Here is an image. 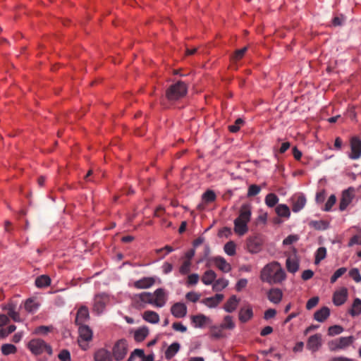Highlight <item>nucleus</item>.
I'll return each instance as SVG.
<instances>
[{"label": "nucleus", "instance_id": "obj_31", "mask_svg": "<svg viewBox=\"0 0 361 361\" xmlns=\"http://www.w3.org/2000/svg\"><path fill=\"white\" fill-rule=\"evenodd\" d=\"M180 350V344L177 342L171 343L165 351V357L167 360H171Z\"/></svg>", "mask_w": 361, "mask_h": 361}, {"label": "nucleus", "instance_id": "obj_54", "mask_svg": "<svg viewBox=\"0 0 361 361\" xmlns=\"http://www.w3.org/2000/svg\"><path fill=\"white\" fill-rule=\"evenodd\" d=\"M199 275L197 274H192L188 276L187 285L188 286H195L199 281Z\"/></svg>", "mask_w": 361, "mask_h": 361}, {"label": "nucleus", "instance_id": "obj_24", "mask_svg": "<svg viewBox=\"0 0 361 361\" xmlns=\"http://www.w3.org/2000/svg\"><path fill=\"white\" fill-rule=\"evenodd\" d=\"M329 316L330 309L328 307H323L314 312V319L319 322H324Z\"/></svg>", "mask_w": 361, "mask_h": 361}, {"label": "nucleus", "instance_id": "obj_7", "mask_svg": "<svg viewBox=\"0 0 361 361\" xmlns=\"http://www.w3.org/2000/svg\"><path fill=\"white\" fill-rule=\"evenodd\" d=\"M151 292H142L133 295L132 304L137 309L145 308L147 305H152Z\"/></svg>", "mask_w": 361, "mask_h": 361}, {"label": "nucleus", "instance_id": "obj_60", "mask_svg": "<svg viewBox=\"0 0 361 361\" xmlns=\"http://www.w3.org/2000/svg\"><path fill=\"white\" fill-rule=\"evenodd\" d=\"M247 285V280L246 279H240L235 284V290L238 292L241 291Z\"/></svg>", "mask_w": 361, "mask_h": 361}, {"label": "nucleus", "instance_id": "obj_25", "mask_svg": "<svg viewBox=\"0 0 361 361\" xmlns=\"http://www.w3.org/2000/svg\"><path fill=\"white\" fill-rule=\"evenodd\" d=\"M142 319L148 323L156 324L159 322L160 318L158 313L152 310H147L142 314Z\"/></svg>", "mask_w": 361, "mask_h": 361}, {"label": "nucleus", "instance_id": "obj_33", "mask_svg": "<svg viewBox=\"0 0 361 361\" xmlns=\"http://www.w3.org/2000/svg\"><path fill=\"white\" fill-rule=\"evenodd\" d=\"M349 314L353 317H356L361 314V300L360 298L354 300L352 307L349 310Z\"/></svg>", "mask_w": 361, "mask_h": 361}, {"label": "nucleus", "instance_id": "obj_56", "mask_svg": "<svg viewBox=\"0 0 361 361\" xmlns=\"http://www.w3.org/2000/svg\"><path fill=\"white\" fill-rule=\"evenodd\" d=\"M299 240V237L298 235H289L283 240V244L284 245H291Z\"/></svg>", "mask_w": 361, "mask_h": 361}, {"label": "nucleus", "instance_id": "obj_11", "mask_svg": "<svg viewBox=\"0 0 361 361\" xmlns=\"http://www.w3.org/2000/svg\"><path fill=\"white\" fill-rule=\"evenodd\" d=\"M348 289L342 287L336 290L333 295V302L336 306H341L345 302L348 298Z\"/></svg>", "mask_w": 361, "mask_h": 361}, {"label": "nucleus", "instance_id": "obj_9", "mask_svg": "<svg viewBox=\"0 0 361 361\" xmlns=\"http://www.w3.org/2000/svg\"><path fill=\"white\" fill-rule=\"evenodd\" d=\"M128 353V344L125 339L118 340L114 345L112 355L116 360H122Z\"/></svg>", "mask_w": 361, "mask_h": 361}, {"label": "nucleus", "instance_id": "obj_26", "mask_svg": "<svg viewBox=\"0 0 361 361\" xmlns=\"http://www.w3.org/2000/svg\"><path fill=\"white\" fill-rule=\"evenodd\" d=\"M253 316L252 307L248 305L245 307H242L239 312V319L241 322H246L250 320Z\"/></svg>", "mask_w": 361, "mask_h": 361}, {"label": "nucleus", "instance_id": "obj_6", "mask_svg": "<svg viewBox=\"0 0 361 361\" xmlns=\"http://www.w3.org/2000/svg\"><path fill=\"white\" fill-rule=\"evenodd\" d=\"M157 281H158L159 283H161L160 279L156 276H144L140 279L130 281L128 286L137 290L149 289L152 288Z\"/></svg>", "mask_w": 361, "mask_h": 361}, {"label": "nucleus", "instance_id": "obj_35", "mask_svg": "<svg viewBox=\"0 0 361 361\" xmlns=\"http://www.w3.org/2000/svg\"><path fill=\"white\" fill-rule=\"evenodd\" d=\"M51 283V279L47 275H41L35 279V285L38 288L47 287Z\"/></svg>", "mask_w": 361, "mask_h": 361}, {"label": "nucleus", "instance_id": "obj_55", "mask_svg": "<svg viewBox=\"0 0 361 361\" xmlns=\"http://www.w3.org/2000/svg\"><path fill=\"white\" fill-rule=\"evenodd\" d=\"M185 298L190 302H196L197 301L199 300L200 298V294L196 292L191 291L186 293Z\"/></svg>", "mask_w": 361, "mask_h": 361}, {"label": "nucleus", "instance_id": "obj_48", "mask_svg": "<svg viewBox=\"0 0 361 361\" xmlns=\"http://www.w3.org/2000/svg\"><path fill=\"white\" fill-rule=\"evenodd\" d=\"M349 276L356 282H361V275L357 268H353L350 270Z\"/></svg>", "mask_w": 361, "mask_h": 361}, {"label": "nucleus", "instance_id": "obj_53", "mask_svg": "<svg viewBox=\"0 0 361 361\" xmlns=\"http://www.w3.org/2000/svg\"><path fill=\"white\" fill-rule=\"evenodd\" d=\"M222 329H224L223 328L221 327V326H213L212 328V336L215 338H220L221 337H223V332H222Z\"/></svg>", "mask_w": 361, "mask_h": 361}, {"label": "nucleus", "instance_id": "obj_15", "mask_svg": "<svg viewBox=\"0 0 361 361\" xmlns=\"http://www.w3.org/2000/svg\"><path fill=\"white\" fill-rule=\"evenodd\" d=\"M90 319V313L87 307L81 306L76 314L75 323L77 325L84 324Z\"/></svg>", "mask_w": 361, "mask_h": 361}, {"label": "nucleus", "instance_id": "obj_3", "mask_svg": "<svg viewBox=\"0 0 361 361\" xmlns=\"http://www.w3.org/2000/svg\"><path fill=\"white\" fill-rule=\"evenodd\" d=\"M27 348L35 355H42L45 353L49 355L53 354L51 346L41 338L31 339L27 343Z\"/></svg>", "mask_w": 361, "mask_h": 361}, {"label": "nucleus", "instance_id": "obj_42", "mask_svg": "<svg viewBox=\"0 0 361 361\" xmlns=\"http://www.w3.org/2000/svg\"><path fill=\"white\" fill-rule=\"evenodd\" d=\"M224 252L229 256H233L236 252V246L233 241H229L224 245Z\"/></svg>", "mask_w": 361, "mask_h": 361}, {"label": "nucleus", "instance_id": "obj_14", "mask_svg": "<svg viewBox=\"0 0 361 361\" xmlns=\"http://www.w3.org/2000/svg\"><path fill=\"white\" fill-rule=\"evenodd\" d=\"M293 251L294 255L288 257L286 262L287 270L292 274H295L299 269V259L296 256V250L294 248Z\"/></svg>", "mask_w": 361, "mask_h": 361}, {"label": "nucleus", "instance_id": "obj_47", "mask_svg": "<svg viewBox=\"0 0 361 361\" xmlns=\"http://www.w3.org/2000/svg\"><path fill=\"white\" fill-rule=\"evenodd\" d=\"M191 262L190 260L185 261L179 268V273L181 275H186L190 271Z\"/></svg>", "mask_w": 361, "mask_h": 361}, {"label": "nucleus", "instance_id": "obj_30", "mask_svg": "<svg viewBox=\"0 0 361 361\" xmlns=\"http://www.w3.org/2000/svg\"><path fill=\"white\" fill-rule=\"evenodd\" d=\"M353 199L352 191L347 190L343 192L342 198L340 202L341 210H344L351 202Z\"/></svg>", "mask_w": 361, "mask_h": 361}, {"label": "nucleus", "instance_id": "obj_34", "mask_svg": "<svg viewBox=\"0 0 361 361\" xmlns=\"http://www.w3.org/2000/svg\"><path fill=\"white\" fill-rule=\"evenodd\" d=\"M276 214L281 217L289 218L290 212L289 207L284 204H279L276 209Z\"/></svg>", "mask_w": 361, "mask_h": 361}, {"label": "nucleus", "instance_id": "obj_18", "mask_svg": "<svg viewBox=\"0 0 361 361\" xmlns=\"http://www.w3.org/2000/svg\"><path fill=\"white\" fill-rule=\"evenodd\" d=\"M79 342L90 341L92 338L93 333L89 326L85 324L78 325Z\"/></svg>", "mask_w": 361, "mask_h": 361}, {"label": "nucleus", "instance_id": "obj_29", "mask_svg": "<svg viewBox=\"0 0 361 361\" xmlns=\"http://www.w3.org/2000/svg\"><path fill=\"white\" fill-rule=\"evenodd\" d=\"M229 284L228 279L225 278H220L216 279L212 285V290L215 292H220L225 289Z\"/></svg>", "mask_w": 361, "mask_h": 361}, {"label": "nucleus", "instance_id": "obj_51", "mask_svg": "<svg viewBox=\"0 0 361 361\" xmlns=\"http://www.w3.org/2000/svg\"><path fill=\"white\" fill-rule=\"evenodd\" d=\"M51 327L47 326H39L34 330L35 334L46 335L50 331Z\"/></svg>", "mask_w": 361, "mask_h": 361}, {"label": "nucleus", "instance_id": "obj_17", "mask_svg": "<svg viewBox=\"0 0 361 361\" xmlns=\"http://www.w3.org/2000/svg\"><path fill=\"white\" fill-rule=\"evenodd\" d=\"M306 204V198L304 195H295L292 197V210L293 212H300Z\"/></svg>", "mask_w": 361, "mask_h": 361}, {"label": "nucleus", "instance_id": "obj_12", "mask_svg": "<svg viewBox=\"0 0 361 361\" xmlns=\"http://www.w3.org/2000/svg\"><path fill=\"white\" fill-rule=\"evenodd\" d=\"M224 295L221 293H216L212 297L204 298L201 300V303L209 308L216 307L224 300Z\"/></svg>", "mask_w": 361, "mask_h": 361}, {"label": "nucleus", "instance_id": "obj_57", "mask_svg": "<svg viewBox=\"0 0 361 361\" xmlns=\"http://www.w3.org/2000/svg\"><path fill=\"white\" fill-rule=\"evenodd\" d=\"M58 357L61 361H71V354L68 350H62L59 353Z\"/></svg>", "mask_w": 361, "mask_h": 361}, {"label": "nucleus", "instance_id": "obj_38", "mask_svg": "<svg viewBox=\"0 0 361 361\" xmlns=\"http://www.w3.org/2000/svg\"><path fill=\"white\" fill-rule=\"evenodd\" d=\"M216 195L212 190H207L202 195V202L204 204H209L215 201Z\"/></svg>", "mask_w": 361, "mask_h": 361}, {"label": "nucleus", "instance_id": "obj_1", "mask_svg": "<svg viewBox=\"0 0 361 361\" xmlns=\"http://www.w3.org/2000/svg\"><path fill=\"white\" fill-rule=\"evenodd\" d=\"M259 278L269 285L279 284L286 279V274L279 262L273 261L262 269Z\"/></svg>", "mask_w": 361, "mask_h": 361}, {"label": "nucleus", "instance_id": "obj_37", "mask_svg": "<svg viewBox=\"0 0 361 361\" xmlns=\"http://www.w3.org/2000/svg\"><path fill=\"white\" fill-rule=\"evenodd\" d=\"M354 337L352 336H346V337H340L337 338L339 346L341 350H344L350 345L354 342Z\"/></svg>", "mask_w": 361, "mask_h": 361}, {"label": "nucleus", "instance_id": "obj_10", "mask_svg": "<svg viewBox=\"0 0 361 361\" xmlns=\"http://www.w3.org/2000/svg\"><path fill=\"white\" fill-rule=\"evenodd\" d=\"M263 240L259 235L250 237L247 239V248L250 253H257L262 249Z\"/></svg>", "mask_w": 361, "mask_h": 361}, {"label": "nucleus", "instance_id": "obj_58", "mask_svg": "<svg viewBox=\"0 0 361 361\" xmlns=\"http://www.w3.org/2000/svg\"><path fill=\"white\" fill-rule=\"evenodd\" d=\"M247 49V48L245 47L243 49L235 51L234 55L232 57V59L233 61H238L241 59L243 57L244 54H245Z\"/></svg>", "mask_w": 361, "mask_h": 361}, {"label": "nucleus", "instance_id": "obj_22", "mask_svg": "<svg viewBox=\"0 0 361 361\" xmlns=\"http://www.w3.org/2000/svg\"><path fill=\"white\" fill-rule=\"evenodd\" d=\"M352 154L350 157L353 159H357L361 156V140L358 138H353L351 140Z\"/></svg>", "mask_w": 361, "mask_h": 361}, {"label": "nucleus", "instance_id": "obj_62", "mask_svg": "<svg viewBox=\"0 0 361 361\" xmlns=\"http://www.w3.org/2000/svg\"><path fill=\"white\" fill-rule=\"evenodd\" d=\"M336 199L335 195H331L329 197L327 202L325 204V210L329 211L331 209L332 206L336 203Z\"/></svg>", "mask_w": 361, "mask_h": 361}, {"label": "nucleus", "instance_id": "obj_46", "mask_svg": "<svg viewBox=\"0 0 361 361\" xmlns=\"http://www.w3.org/2000/svg\"><path fill=\"white\" fill-rule=\"evenodd\" d=\"M347 271V269L345 267H341L338 269L334 274L331 276L330 281L331 283H335L338 278L343 276Z\"/></svg>", "mask_w": 361, "mask_h": 361}, {"label": "nucleus", "instance_id": "obj_63", "mask_svg": "<svg viewBox=\"0 0 361 361\" xmlns=\"http://www.w3.org/2000/svg\"><path fill=\"white\" fill-rule=\"evenodd\" d=\"M328 345L331 351H338L341 350L337 339L329 342Z\"/></svg>", "mask_w": 361, "mask_h": 361}, {"label": "nucleus", "instance_id": "obj_16", "mask_svg": "<svg viewBox=\"0 0 361 361\" xmlns=\"http://www.w3.org/2000/svg\"><path fill=\"white\" fill-rule=\"evenodd\" d=\"M322 345V336L320 334L311 336L307 343V348L312 352H316Z\"/></svg>", "mask_w": 361, "mask_h": 361}, {"label": "nucleus", "instance_id": "obj_41", "mask_svg": "<svg viewBox=\"0 0 361 361\" xmlns=\"http://www.w3.org/2000/svg\"><path fill=\"white\" fill-rule=\"evenodd\" d=\"M326 256V249L324 247H319L315 253V264H318Z\"/></svg>", "mask_w": 361, "mask_h": 361}, {"label": "nucleus", "instance_id": "obj_45", "mask_svg": "<svg viewBox=\"0 0 361 361\" xmlns=\"http://www.w3.org/2000/svg\"><path fill=\"white\" fill-rule=\"evenodd\" d=\"M343 331V328L340 325H334L328 329V334L331 336H334L341 334Z\"/></svg>", "mask_w": 361, "mask_h": 361}, {"label": "nucleus", "instance_id": "obj_4", "mask_svg": "<svg viewBox=\"0 0 361 361\" xmlns=\"http://www.w3.org/2000/svg\"><path fill=\"white\" fill-rule=\"evenodd\" d=\"M188 91L186 84L182 81L171 85L166 91V97L170 101H176L183 97Z\"/></svg>", "mask_w": 361, "mask_h": 361}, {"label": "nucleus", "instance_id": "obj_2", "mask_svg": "<svg viewBox=\"0 0 361 361\" xmlns=\"http://www.w3.org/2000/svg\"><path fill=\"white\" fill-rule=\"evenodd\" d=\"M252 209L248 204H243L239 211L238 216L234 220V232L239 236H243L248 231V223L251 219Z\"/></svg>", "mask_w": 361, "mask_h": 361}, {"label": "nucleus", "instance_id": "obj_39", "mask_svg": "<svg viewBox=\"0 0 361 361\" xmlns=\"http://www.w3.org/2000/svg\"><path fill=\"white\" fill-rule=\"evenodd\" d=\"M221 327L224 329H233L235 326V323L233 321V318L230 315H227L224 318L223 322L221 324Z\"/></svg>", "mask_w": 361, "mask_h": 361}, {"label": "nucleus", "instance_id": "obj_49", "mask_svg": "<svg viewBox=\"0 0 361 361\" xmlns=\"http://www.w3.org/2000/svg\"><path fill=\"white\" fill-rule=\"evenodd\" d=\"M261 191V188L257 185H250L247 191L248 197H253L259 194Z\"/></svg>", "mask_w": 361, "mask_h": 361}, {"label": "nucleus", "instance_id": "obj_44", "mask_svg": "<svg viewBox=\"0 0 361 361\" xmlns=\"http://www.w3.org/2000/svg\"><path fill=\"white\" fill-rule=\"evenodd\" d=\"M25 309L29 312H34L38 309V305L32 299H28L25 303Z\"/></svg>", "mask_w": 361, "mask_h": 361}, {"label": "nucleus", "instance_id": "obj_64", "mask_svg": "<svg viewBox=\"0 0 361 361\" xmlns=\"http://www.w3.org/2000/svg\"><path fill=\"white\" fill-rule=\"evenodd\" d=\"M354 245H361V235H355L350 238L348 246L350 247Z\"/></svg>", "mask_w": 361, "mask_h": 361}, {"label": "nucleus", "instance_id": "obj_20", "mask_svg": "<svg viewBox=\"0 0 361 361\" xmlns=\"http://www.w3.org/2000/svg\"><path fill=\"white\" fill-rule=\"evenodd\" d=\"M191 321L195 328H203L206 324L211 322V319L202 314L192 316Z\"/></svg>", "mask_w": 361, "mask_h": 361}, {"label": "nucleus", "instance_id": "obj_19", "mask_svg": "<svg viewBox=\"0 0 361 361\" xmlns=\"http://www.w3.org/2000/svg\"><path fill=\"white\" fill-rule=\"evenodd\" d=\"M212 261L219 270L224 273H228L231 270V264L221 256L214 257Z\"/></svg>", "mask_w": 361, "mask_h": 361}, {"label": "nucleus", "instance_id": "obj_28", "mask_svg": "<svg viewBox=\"0 0 361 361\" xmlns=\"http://www.w3.org/2000/svg\"><path fill=\"white\" fill-rule=\"evenodd\" d=\"M216 278V273L213 270L209 269L203 274L202 276V281L206 286L213 285Z\"/></svg>", "mask_w": 361, "mask_h": 361}, {"label": "nucleus", "instance_id": "obj_5", "mask_svg": "<svg viewBox=\"0 0 361 361\" xmlns=\"http://www.w3.org/2000/svg\"><path fill=\"white\" fill-rule=\"evenodd\" d=\"M109 302L110 297L108 294L104 293L96 294L92 301V312L97 316L102 314Z\"/></svg>", "mask_w": 361, "mask_h": 361}, {"label": "nucleus", "instance_id": "obj_13", "mask_svg": "<svg viewBox=\"0 0 361 361\" xmlns=\"http://www.w3.org/2000/svg\"><path fill=\"white\" fill-rule=\"evenodd\" d=\"M187 311V306L183 302H176L171 307V313L176 318L185 317Z\"/></svg>", "mask_w": 361, "mask_h": 361}, {"label": "nucleus", "instance_id": "obj_52", "mask_svg": "<svg viewBox=\"0 0 361 361\" xmlns=\"http://www.w3.org/2000/svg\"><path fill=\"white\" fill-rule=\"evenodd\" d=\"M319 301V298L317 296L312 297L309 299L306 303V309L308 310H312L313 307L317 305Z\"/></svg>", "mask_w": 361, "mask_h": 361}, {"label": "nucleus", "instance_id": "obj_21", "mask_svg": "<svg viewBox=\"0 0 361 361\" xmlns=\"http://www.w3.org/2000/svg\"><path fill=\"white\" fill-rule=\"evenodd\" d=\"M269 300L274 304H279L283 298V292L278 288H271L267 293Z\"/></svg>", "mask_w": 361, "mask_h": 361}, {"label": "nucleus", "instance_id": "obj_43", "mask_svg": "<svg viewBox=\"0 0 361 361\" xmlns=\"http://www.w3.org/2000/svg\"><path fill=\"white\" fill-rule=\"evenodd\" d=\"M17 351L16 347L10 343L4 344L1 346V352L4 355H8L10 354H14Z\"/></svg>", "mask_w": 361, "mask_h": 361}, {"label": "nucleus", "instance_id": "obj_8", "mask_svg": "<svg viewBox=\"0 0 361 361\" xmlns=\"http://www.w3.org/2000/svg\"><path fill=\"white\" fill-rule=\"evenodd\" d=\"M152 305L153 307L161 308L165 306L168 300V294L165 289L159 288L151 293Z\"/></svg>", "mask_w": 361, "mask_h": 361}, {"label": "nucleus", "instance_id": "obj_40", "mask_svg": "<svg viewBox=\"0 0 361 361\" xmlns=\"http://www.w3.org/2000/svg\"><path fill=\"white\" fill-rule=\"evenodd\" d=\"M265 204L269 207H274L279 202V197L274 193H269L265 197Z\"/></svg>", "mask_w": 361, "mask_h": 361}, {"label": "nucleus", "instance_id": "obj_59", "mask_svg": "<svg viewBox=\"0 0 361 361\" xmlns=\"http://www.w3.org/2000/svg\"><path fill=\"white\" fill-rule=\"evenodd\" d=\"M243 123L242 118L235 120V123L229 126V130L232 133H236L239 130L240 126Z\"/></svg>", "mask_w": 361, "mask_h": 361}, {"label": "nucleus", "instance_id": "obj_36", "mask_svg": "<svg viewBox=\"0 0 361 361\" xmlns=\"http://www.w3.org/2000/svg\"><path fill=\"white\" fill-rule=\"evenodd\" d=\"M149 334V329L147 327H142L135 331L134 338L136 341H142Z\"/></svg>", "mask_w": 361, "mask_h": 361}, {"label": "nucleus", "instance_id": "obj_61", "mask_svg": "<svg viewBox=\"0 0 361 361\" xmlns=\"http://www.w3.org/2000/svg\"><path fill=\"white\" fill-rule=\"evenodd\" d=\"M173 267L172 264H171L168 262H164V264L161 266V270H162L163 274H168L170 272H171L173 270Z\"/></svg>", "mask_w": 361, "mask_h": 361}, {"label": "nucleus", "instance_id": "obj_32", "mask_svg": "<svg viewBox=\"0 0 361 361\" xmlns=\"http://www.w3.org/2000/svg\"><path fill=\"white\" fill-rule=\"evenodd\" d=\"M4 309L7 310L8 315L16 322H20L21 318L18 312L16 311V307L13 304L6 305Z\"/></svg>", "mask_w": 361, "mask_h": 361}, {"label": "nucleus", "instance_id": "obj_50", "mask_svg": "<svg viewBox=\"0 0 361 361\" xmlns=\"http://www.w3.org/2000/svg\"><path fill=\"white\" fill-rule=\"evenodd\" d=\"M310 225L317 230H325L328 227L327 224L324 221H314L310 223Z\"/></svg>", "mask_w": 361, "mask_h": 361}, {"label": "nucleus", "instance_id": "obj_23", "mask_svg": "<svg viewBox=\"0 0 361 361\" xmlns=\"http://www.w3.org/2000/svg\"><path fill=\"white\" fill-rule=\"evenodd\" d=\"M240 300L236 295H231L224 304V310L228 313L234 312L239 303Z\"/></svg>", "mask_w": 361, "mask_h": 361}, {"label": "nucleus", "instance_id": "obj_27", "mask_svg": "<svg viewBox=\"0 0 361 361\" xmlns=\"http://www.w3.org/2000/svg\"><path fill=\"white\" fill-rule=\"evenodd\" d=\"M94 360L95 361H112V356L109 350L101 348L95 353Z\"/></svg>", "mask_w": 361, "mask_h": 361}]
</instances>
